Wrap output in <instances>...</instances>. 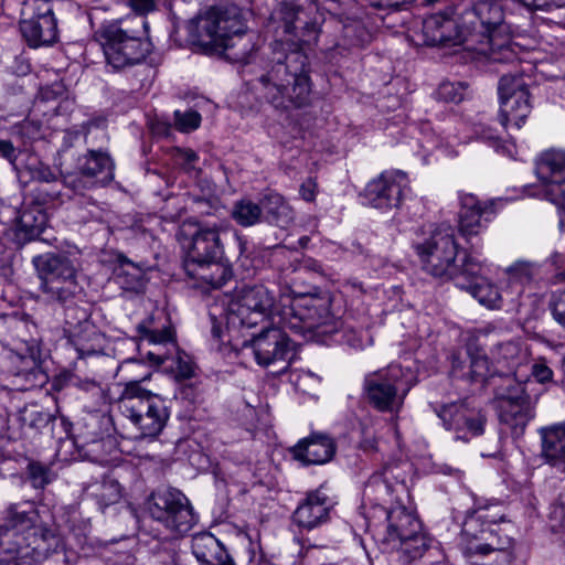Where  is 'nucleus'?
Here are the masks:
<instances>
[{
    "instance_id": "f257e3e1",
    "label": "nucleus",
    "mask_w": 565,
    "mask_h": 565,
    "mask_svg": "<svg viewBox=\"0 0 565 565\" xmlns=\"http://www.w3.org/2000/svg\"><path fill=\"white\" fill-rule=\"evenodd\" d=\"M269 25L276 33L270 55L256 81L264 98L282 111L310 104L309 61L306 47L319 36L316 22L306 19L305 10L294 2H280L271 12Z\"/></svg>"
},
{
    "instance_id": "f03ea898",
    "label": "nucleus",
    "mask_w": 565,
    "mask_h": 565,
    "mask_svg": "<svg viewBox=\"0 0 565 565\" xmlns=\"http://www.w3.org/2000/svg\"><path fill=\"white\" fill-rule=\"evenodd\" d=\"M33 265L44 299L65 308V324L79 356L94 354L95 345L86 342L97 338V332L87 310L76 306L83 288L77 282L73 260L62 253H45L34 257Z\"/></svg>"
},
{
    "instance_id": "7ed1b4c3",
    "label": "nucleus",
    "mask_w": 565,
    "mask_h": 565,
    "mask_svg": "<svg viewBox=\"0 0 565 565\" xmlns=\"http://www.w3.org/2000/svg\"><path fill=\"white\" fill-rule=\"evenodd\" d=\"M62 548L60 534L40 522L31 503H12L7 508L0 524V552L12 555L17 565L42 563Z\"/></svg>"
},
{
    "instance_id": "20e7f679",
    "label": "nucleus",
    "mask_w": 565,
    "mask_h": 565,
    "mask_svg": "<svg viewBox=\"0 0 565 565\" xmlns=\"http://www.w3.org/2000/svg\"><path fill=\"white\" fill-rule=\"evenodd\" d=\"M333 297L329 291L306 295L286 310L281 320L296 333H310L326 341L331 338L334 342L347 344L353 349H363L372 344L367 331L343 326L332 310Z\"/></svg>"
},
{
    "instance_id": "39448f33",
    "label": "nucleus",
    "mask_w": 565,
    "mask_h": 565,
    "mask_svg": "<svg viewBox=\"0 0 565 565\" xmlns=\"http://www.w3.org/2000/svg\"><path fill=\"white\" fill-rule=\"evenodd\" d=\"M469 374L471 382L493 387L494 407L501 423L508 425L514 435H522L535 417L539 401L537 395L529 393L531 382L518 381L509 374L503 376L486 355L471 356Z\"/></svg>"
},
{
    "instance_id": "423d86ee",
    "label": "nucleus",
    "mask_w": 565,
    "mask_h": 565,
    "mask_svg": "<svg viewBox=\"0 0 565 565\" xmlns=\"http://www.w3.org/2000/svg\"><path fill=\"white\" fill-rule=\"evenodd\" d=\"M196 29L200 45L221 51L233 62H250V40L245 36V23L236 6L211 7Z\"/></svg>"
},
{
    "instance_id": "0eeeda50",
    "label": "nucleus",
    "mask_w": 565,
    "mask_h": 565,
    "mask_svg": "<svg viewBox=\"0 0 565 565\" xmlns=\"http://www.w3.org/2000/svg\"><path fill=\"white\" fill-rule=\"evenodd\" d=\"M148 23L140 17L105 21L95 32L107 64L122 70L141 63L151 52Z\"/></svg>"
},
{
    "instance_id": "6e6552de",
    "label": "nucleus",
    "mask_w": 565,
    "mask_h": 565,
    "mask_svg": "<svg viewBox=\"0 0 565 565\" xmlns=\"http://www.w3.org/2000/svg\"><path fill=\"white\" fill-rule=\"evenodd\" d=\"M150 374L139 381L128 382L118 401L120 413L131 420L142 437L154 438L161 434L170 417L164 399L141 386Z\"/></svg>"
},
{
    "instance_id": "1a4fd4ad",
    "label": "nucleus",
    "mask_w": 565,
    "mask_h": 565,
    "mask_svg": "<svg viewBox=\"0 0 565 565\" xmlns=\"http://www.w3.org/2000/svg\"><path fill=\"white\" fill-rule=\"evenodd\" d=\"M380 540L386 548L396 550L405 564L423 557L430 546L416 512L399 503L386 511V527Z\"/></svg>"
},
{
    "instance_id": "9d476101",
    "label": "nucleus",
    "mask_w": 565,
    "mask_h": 565,
    "mask_svg": "<svg viewBox=\"0 0 565 565\" xmlns=\"http://www.w3.org/2000/svg\"><path fill=\"white\" fill-rule=\"evenodd\" d=\"M149 516L175 535L190 532L199 521L189 498L177 488H160L146 501Z\"/></svg>"
},
{
    "instance_id": "9b49d317",
    "label": "nucleus",
    "mask_w": 565,
    "mask_h": 565,
    "mask_svg": "<svg viewBox=\"0 0 565 565\" xmlns=\"http://www.w3.org/2000/svg\"><path fill=\"white\" fill-rule=\"evenodd\" d=\"M415 384L411 370L399 365L369 373L364 377V391L371 405L380 412L397 413Z\"/></svg>"
},
{
    "instance_id": "f8f14e48",
    "label": "nucleus",
    "mask_w": 565,
    "mask_h": 565,
    "mask_svg": "<svg viewBox=\"0 0 565 565\" xmlns=\"http://www.w3.org/2000/svg\"><path fill=\"white\" fill-rule=\"evenodd\" d=\"M423 269L433 277L451 280L459 274L458 244L450 226H438L415 245Z\"/></svg>"
},
{
    "instance_id": "ddd939ff",
    "label": "nucleus",
    "mask_w": 565,
    "mask_h": 565,
    "mask_svg": "<svg viewBox=\"0 0 565 565\" xmlns=\"http://www.w3.org/2000/svg\"><path fill=\"white\" fill-rule=\"evenodd\" d=\"M297 300L298 298L289 306H282L281 311L273 317V327L263 329L260 333L242 343V349L252 350L257 364L269 366L277 362H288L294 356V343L285 331V329H291L282 322L281 318Z\"/></svg>"
},
{
    "instance_id": "4468645a",
    "label": "nucleus",
    "mask_w": 565,
    "mask_h": 565,
    "mask_svg": "<svg viewBox=\"0 0 565 565\" xmlns=\"http://www.w3.org/2000/svg\"><path fill=\"white\" fill-rule=\"evenodd\" d=\"M20 31L30 47L53 44L57 40V21L51 0H24Z\"/></svg>"
},
{
    "instance_id": "2eb2a0df",
    "label": "nucleus",
    "mask_w": 565,
    "mask_h": 565,
    "mask_svg": "<svg viewBox=\"0 0 565 565\" xmlns=\"http://www.w3.org/2000/svg\"><path fill=\"white\" fill-rule=\"evenodd\" d=\"M435 413L446 430L458 440L469 441L484 433L486 413L468 399L440 405Z\"/></svg>"
},
{
    "instance_id": "dca6fc26",
    "label": "nucleus",
    "mask_w": 565,
    "mask_h": 565,
    "mask_svg": "<svg viewBox=\"0 0 565 565\" xmlns=\"http://www.w3.org/2000/svg\"><path fill=\"white\" fill-rule=\"evenodd\" d=\"M278 312L257 309V307L231 299L225 315V330L223 329V319H218L214 312L210 311L211 332L215 340L237 348L238 344L233 342L232 332H238L241 328H253L267 318L273 320Z\"/></svg>"
},
{
    "instance_id": "f3484780",
    "label": "nucleus",
    "mask_w": 565,
    "mask_h": 565,
    "mask_svg": "<svg viewBox=\"0 0 565 565\" xmlns=\"http://www.w3.org/2000/svg\"><path fill=\"white\" fill-rule=\"evenodd\" d=\"M460 17L471 38L480 36L489 41L507 31L502 7L495 0L465 1L460 4Z\"/></svg>"
},
{
    "instance_id": "a211bd4d",
    "label": "nucleus",
    "mask_w": 565,
    "mask_h": 565,
    "mask_svg": "<svg viewBox=\"0 0 565 565\" xmlns=\"http://www.w3.org/2000/svg\"><path fill=\"white\" fill-rule=\"evenodd\" d=\"M114 179V163L110 157L102 151L89 150L78 157L76 171L65 175L67 188L75 193L97 185H104Z\"/></svg>"
},
{
    "instance_id": "6ab92c4d",
    "label": "nucleus",
    "mask_w": 565,
    "mask_h": 565,
    "mask_svg": "<svg viewBox=\"0 0 565 565\" xmlns=\"http://www.w3.org/2000/svg\"><path fill=\"white\" fill-rule=\"evenodd\" d=\"M177 237L190 238L191 245L184 259H222L223 245L217 226H209L196 220H185L179 227Z\"/></svg>"
},
{
    "instance_id": "aec40b11",
    "label": "nucleus",
    "mask_w": 565,
    "mask_h": 565,
    "mask_svg": "<svg viewBox=\"0 0 565 565\" xmlns=\"http://www.w3.org/2000/svg\"><path fill=\"white\" fill-rule=\"evenodd\" d=\"M408 190L407 175L402 171H385L366 184L364 196L367 203L379 210L401 206Z\"/></svg>"
},
{
    "instance_id": "412c9836",
    "label": "nucleus",
    "mask_w": 565,
    "mask_h": 565,
    "mask_svg": "<svg viewBox=\"0 0 565 565\" xmlns=\"http://www.w3.org/2000/svg\"><path fill=\"white\" fill-rule=\"evenodd\" d=\"M536 174L548 185L550 200L565 209V151L544 152L536 162Z\"/></svg>"
},
{
    "instance_id": "4be33fe9",
    "label": "nucleus",
    "mask_w": 565,
    "mask_h": 565,
    "mask_svg": "<svg viewBox=\"0 0 565 565\" xmlns=\"http://www.w3.org/2000/svg\"><path fill=\"white\" fill-rule=\"evenodd\" d=\"M494 215L493 202H481L473 194L460 195L459 234L467 241L479 235Z\"/></svg>"
},
{
    "instance_id": "5701e85b",
    "label": "nucleus",
    "mask_w": 565,
    "mask_h": 565,
    "mask_svg": "<svg viewBox=\"0 0 565 565\" xmlns=\"http://www.w3.org/2000/svg\"><path fill=\"white\" fill-rule=\"evenodd\" d=\"M183 268L196 287L205 289H218L233 276L231 266L221 259H184Z\"/></svg>"
},
{
    "instance_id": "b1692460",
    "label": "nucleus",
    "mask_w": 565,
    "mask_h": 565,
    "mask_svg": "<svg viewBox=\"0 0 565 565\" xmlns=\"http://www.w3.org/2000/svg\"><path fill=\"white\" fill-rule=\"evenodd\" d=\"M337 451L334 439L323 433H312L300 439L291 449L294 458L303 465H323L330 461Z\"/></svg>"
},
{
    "instance_id": "393cba45",
    "label": "nucleus",
    "mask_w": 565,
    "mask_h": 565,
    "mask_svg": "<svg viewBox=\"0 0 565 565\" xmlns=\"http://www.w3.org/2000/svg\"><path fill=\"white\" fill-rule=\"evenodd\" d=\"M330 507L327 494L320 490L311 491L292 513V521L298 527L310 531L328 522Z\"/></svg>"
},
{
    "instance_id": "a878e982",
    "label": "nucleus",
    "mask_w": 565,
    "mask_h": 565,
    "mask_svg": "<svg viewBox=\"0 0 565 565\" xmlns=\"http://www.w3.org/2000/svg\"><path fill=\"white\" fill-rule=\"evenodd\" d=\"M462 536L466 539L463 553L468 557L477 556L479 553H487L499 545H505V541H513L508 535H501L500 530L492 526H484L476 531L475 520H468L462 529Z\"/></svg>"
},
{
    "instance_id": "bb28decb",
    "label": "nucleus",
    "mask_w": 565,
    "mask_h": 565,
    "mask_svg": "<svg viewBox=\"0 0 565 565\" xmlns=\"http://www.w3.org/2000/svg\"><path fill=\"white\" fill-rule=\"evenodd\" d=\"M191 548L201 565H235L224 545L211 533L194 535Z\"/></svg>"
},
{
    "instance_id": "cd10ccee",
    "label": "nucleus",
    "mask_w": 565,
    "mask_h": 565,
    "mask_svg": "<svg viewBox=\"0 0 565 565\" xmlns=\"http://www.w3.org/2000/svg\"><path fill=\"white\" fill-rule=\"evenodd\" d=\"M542 456L559 472H565V424L540 429Z\"/></svg>"
},
{
    "instance_id": "c85d7f7f",
    "label": "nucleus",
    "mask_w": 565,
    "mask_h": 565,
    "mask_svg": "<svg viewBox=\"0 0 565 565\" xmlns=\"http://www.w3.org/2000/svg\"><path fill=\"white\" fill-rule=\"evenodd\" d=\"M530 93H519L516 96L499 97V120L503 128L514 127L520 129L532 111Z\"/></svg>"
},
{
    "instance_id": "c756f323",
    "label": "nucleus",
    "mask_w": 565,
    "mask_h": 565,
    "mask_svg": "<svg viewBox=\"0 0 565 565\" xmlns=\"http://www.w3.org/2000/svg\"><path fill=\"white\" fill-rule=\"evenodd\" d=\"M263 220L270 225L286 228L289 226L295 214L291 206L282 195L277 192L268 191L260 198Z\"/></svg>"
},
{
    "instance_id": "7c9ffc66",
    "label": "nucleus",
    "mask_w": 565,
    "mask_h": 565,
    "mask_svg": "<svg viewBox=\"0 0 565 565\" xmlns=\"http://www.w3.org/2000/svg\"><path fill=\"white\" fill-rule=\"evenodd\" d=\"M232 299L257 307V309L270 312L278 311L275 307V297L273 292L263 284L244 285L236 288Z\"/></svg>"
},
{
    "instance_id": "2f4dec72",
    "label": "nucleus",
    "mask_w": 565,
    "mask_h": 565,
    "mask_svg": "<svg viewBox=\"0 0 565 565\" xmlns=\"http://www.w3.org/2000/svg\"><path fill=\"white\" fill-rule=\"evenodd\" d=\"M147 358L157 365H162L171 360V367L178 379L185 380L194 375L193 362L190 356L180 352L178 349L175 351L167 350V352L149 351Z\"/></svg>"
},
{
    "instance_id": "473e14b6",
    "label": "nucleus",
    "mask_w": 565,
    "mask_h": 565,
    "mask_svg": "<svg viewBox=\"0 0 565 565\" xmlns=\"http://www.w3.org/2000/svg\"><path fill=\"white\" fill-rule=\"evenodd\" d=\"M114 274L116 284L124 290L140 291L145 286L142 268L126 257H119Z\"/></svg>"
},
{
    "instance_id": "72a5a7b5",
    "label": "nucleus",
    "mask_w": 565,
    "mask_h": 565,
    "mask_svg": "<svg viewBox=\"0 0 565 565\" xmlns=\"http://www.w3.org/2000/svg\"><path fill=\"white\" fill-rule=\"evenodd\" d=\"M524 359L525 355L516 343L507 342L498 347L495 367L499 369L503 376L509 374L516 380L518 367Z\"/></svg>"
},
{
    "instance_id": "f704fd0d",
    "label": "nucleus",
    "mask_w": 565,
    "mask_h": 565,
    "mask_svg": "<svg viewBox=\"0 0 565 565\" xmlns=\"http://www.w3.org/2000/svg\"><path fill=\"white\" fill-rule=\"evenodd\" d=\"M456 10V19L445 14L439 45H460L471 38L469 29L465 26L463 19L460 17V6Z\"/></svg>"
},
{
    "instance_id": "c9c22d12",
    "label": "nucleus",
    "mask_w": 565,
    "mask_h": 565,
    "mask_svg": "<svg viewBox=\"0 0 565 565\" xmlns=\"http://www.w3.org/2000/svg\"><path fill=\"white\" fill-rule=\"evenodd\" d=\"M457 286L468 290L473 298L487 308L493 309L501 306V295L498 288L484 279L471 284L457 282Z\"/></svg>"
},
{
    "instance_id": "e433bc0d",
    "label": "nucleus",
    "mask_w": 565,
    "mask_h": 565,
    "mask_svg": "<svg viewBox=\"0 0 565 565\" xmlns=\"http://www.w3.org/2000/svg\"><path fill=\"white\" fill-rule=\"evenodd\" d=\"M231 215L241 226L256 225L263 220L260 202L255 203L252 200L242 199L234 203Z\"/></svg>"
},
{
    "instance_id": "4c0bfd02",
    "label": "nucleus",
    "mask_w": 565,
    "mask_h": 565,
    "mask_svg": "<svg viewBox=\"0 0 565 565\" xmlns=\"http://www.w3.org/2000/svg\"><path fill=\"white\" fill-rule=\"evenodd\" d=\"M137 330L143 341H148L149 344L157 347L154 351L167 352V350H177V343L170 329L151 330L141 323L137 327Z\"/></svg>"
},
{
    "instance_id": "58836bf2",
    "label": "nucleus",
    "mask_w": 565,
    "mask_h": 565,
    "mask_svg": "<svg viewBox=\"0 0 565 565\" xmlns=\"http://www.w3.org/2000/svg\"><path fill=\"white\" fill-rule=\"evenodd\" d=\"M45 214L39 210H24L18 218V230L25 238L33 239L44 230Z\"/></svg>"
},
{
    "instance_id": "ea45409f",
    "label": "nucleus",
    "mask_w": 565,
    "mask_h": 565,
    "mask_svg": "<svg viewBox=\"0 0 565 565\" xmlns=\"http://www.w3.org/2000/svg\"><path fill=\"white\" fill-rule=\"evenodd\" d=\"M477 249L478 248L476 246H470L469 253L466 255L462 264L459 266L458 276L451 279L456 280V284H471L480 281L481 278H479V276L482 271V264L472 256L473 253H477Z\"/></svg>"
},
{
    "instance_id": "a19ab883",
    "label": "nucleus",
    "mask_w": 565,
    "mask_h": 565,
    "mask_svg": "<svg viewBox=\"0 0 565 565\" xmlns=\"http://www.w3.org/2000/svg\"><path fill=\"white\" fill-rule=\"evenodd\" d=\"M530 93L527 83L520 72L504 74L498 85L499 97L516 96L519 93Z\"/></svg>"
},
{
    "instance_id": "79ce46f5",
    "label": "nucleus",
    "mask_w": 565,
    "mask_h": 565,
    "mask_svg": "<svg viewBox=\"0 0 565 565\" xmlns=\"http://www.w3.org/2000/svg\"><path fill=\"white\" fill-rule=\"evenodd\" d=\"M490 58L498 63H513L516 61V54L510 46V39L508 35L495 36L494 40H489Z\"/></svg>"
},
{
    "instance_id": "37998d69",
    "label": "nucleus",
    "mask_w": 565,
    "mask_h": 565,
    "mask_svg": "<svg viewBox=\"0 0 565 565\" xmlns=\"http://www.w3.org/2000/svg\"><path fill=\"white\" fill-rule=\"evenodd\" d=\"M97 503L102 509L119 502L121 498V487L118 481L104 480L94 492Z\"/></svg>"
},
{
    "instance_id": "c03bdc74",
    "label": "nucleus",
    "mask_w": 565,
    "mask_h": 565,
    "mask_svg": "<svg viewBox=\"0 0 565 565\" xmlns=\"http://www.w3.org/2000/svg\"><path fill=\"white\" fill-rule=\"evenodd\" d=\"M445 21V13H435L423 21V35L428 45H439L441 42V29Z\"/></svg>"
},
{
    "instance_id": "a18cd8bd",
    "label": "nucleus",
    "mask_w": 565,
    "mask_h": 565,
    "mask_svg": "<svg viewBox=\"0 0 565 565\" xmlns=\"http://www.w3.org/2000/svg\"><path fill=\"white\" fill-rule=\"evenodd\" d=\"M503 505L499 502H491L478 507L476 516H472L470 520H475V526L479 521L482 522V524H487V526H492L499 521H503Z\"/></svg>"
},
{
    "instance_id": "49530a36",
    "label": "nucleus",
    "mask_w": 565,
    "mask_h": 565,
    "mask_svg": "<svg viewBox=\"0 0 565 565\" xmlns=\"http://www.w3.org/2000/svg\"><path fill=\"white\" fill-rule=\"evenodd\" d=\"M66 186L65 177L51 185H38L34 192V200L39 205H46L61 199L62 189Z\"/></svg>"
},
{
    "instance_id": "de8ad7c7",
    "label": "nucleus",
    "mask_w": 565,
    "mask_h": 565,
    "mask_svg": "<svg viewBox=\"0 0 565 565\" xmlns=\"http://www.w3.org/2000/svg\"><path fill=\"white\" fill-rule=\"evenodd\" d=\"M504 543L505 545H500L501 547L477 554V556L488 558V562L482 563V565H510L513 559V541H505Z\"/></svg>"
},
{
    "instance_id": "09e8293b",
    "label": "nucleus",
    "mask_w": 565,
    "mask_h": 565,
    "mask_svg": "<svg viewBox=\"0 0 565 565\" xmlns=\"http://www.w3.org/2000/svg\"><path fill=\"white\" fill-rule=\"evenodd\" d=\"M295 388L303 394H311L320 383V379L310 371L298 370L290 374Z\"/></svg>"
},
{
    "instance_id": "8fccbe9b",
    "label": "nucleus",
    "mask_w": 565,
    "mask_h": 565,
    "mask_svg": "<svg viewBox=\"0 0 565 565\" xmlns=\"http://www.w3.org/2000/svg\"><path fill=\"white\" fill-rule=\"evenodd\" d=\"M173 118L174 127L181 132H190L198 129L202 120L201 115L193 109H188L185 111L175 110L173 113Z\"/></svg>"
},
{
    "instance_id": "3c124183",
    "label": "nucleus",
    "mask_w": 565,
    "mask_h": 565,
    "mask_svg": "<svg viewBox=\"0 0 565 565\" xmlns=\"http://www.w3.org/2000/svg\"><path fill=\"white\" fill-rule=\"evenodd\" d=\"M30 178L36 181L39 185H51L55 181H58V174H56L50 166L39 161L26 167Z\"/></svg>"
},
{
    "instance_id": "603ef678",
    "label": "nucleus",
    "mask_w": 565,
    "mask_h": 565,
    "mask_svg": "<svg viewBox=\"0 0 565 565\" xmlns=\"http://www.w3.org/2000/svg\"><path fill=\"white\" fill-rule=\"evenodd\" d=\"M466 86L462 83L446 82L439 85L437 96L447 103H460L465 96Z\"/></svg>"
},
{
    "instance_id": "864d4df0",
    "label": "nucleus",
    "mask_w": 565,
    "mask_h": 565,
    "mask_svg": "<svg viewBox=\"0 0 565 565\" xmlns=\"http://www.w3.org/2000/svg\"><path fill=\"white\" fill-rule=\"evenodd\" d=\"M28 472L32 486L36 489H43L52 481L50 468L39 461L29 462Z\"/></svg>"
},
{
    "instance_id": "5fc2aeb1",
    "label": "nucleus",
    "mask_w": 565,
    "mask_h": 565,
    "mask_svg": "<svg viewBox=\"0 0 565 565\" xmlns=\"http://www.w3.org/2000/svg\"><path fill=\"white\" fill-rule=\"evenodd\" d=\"M388 472L390 468L385 467L383 475H374L369 480L364 494L371 497L374 493H381L388 495L392 491V487L388 484Z\"/></svg>"
},
{
    "instance_id": "6e6d98bb",
    "label": "nucleus",
    "mask_w": 565,
    "mask_h": 565,
    "mask_svg": "<svg viewBox=\"0 0 565 565\" xmlns=\"http://www.w3.org/2000/svg\"><path fill=\"white\" fill-rule=\"evenodd\" d=\"M122 2L137 14L136 17L140 18L152 12L157 4V0H122Z\"/></svg>"
},
{
    "instance_id": "4d7b16f0",
    "label": "nucleus",
    "mask_w": 565,
    "mask_h": 565,
    "mask_svg": "<svg viewBox=\"0 0 565 565\" xmlns=\"http://www.w3.org/2000/svg\"><path fill=\"white\" fill-rule=\"evenodd\" d=\"M531 375L541 384L552 382L553 380V371L546 365L544 360L532 364Z\"/></svg>"
},
{
    "instance_id": "13d9d810",
    "label": "nucleus",
    "mask_w": 565,
    "mask_h": 565,
    "mask_svg": "<svg viewBox=\"0 0 565 565\" xmlns=\"http://www.w3.org/2000/svg\"><path fill=\"white\" fill-rule=\"evenodd\" d=\"M551 307L554 319L565 327V289L553 297Z\"/></svg>"
},
{
    "instance_id": "bf43d9fd",
    "label": "nucleus",
    "mask_w": 565,
    "mask_h": 565,
    "mask_svg": "<svg viewBox=\"0 0 565 565\" xmlns=\"http://www.w3.org/2000/svg\"><path fill=\"white\" fill-rule=\"evenodd\" d=\"M510 279L524 284L531 280L532 270L527 264H518L509 269Z\"/></svg>"
},
{
    "instance_id": "052dcab7",
    "label": "nucleus",
    "mask_w": 565,
    "mask_h": 565,
    "mask_svg": "<svg viewBox=\"0 0 565 565\" xmlns=\"http://www.w3.org/2000/svg\"><path fill=\"white\" fill-rule=\"evenodd\" d=\"M0 156L13 167L15 166L18 152L10 140L0 139Z\"/></svg>"
},
{
    "instance_id": "680f3d73",
    "label": "nucleus",
    "mask_w": 565,
    "mask_h": 565,
    "mask_svg": "<svg viewBox=\"0 0 565 565\" xmlns=\"http://www.w3.org/2000/svg\"><path fill=\"white\" fill-rule=\"evenodd\" d=\"M370 6L376 9H399L403 4L411 2L412 0H365Z\"/></svg>"
},
{
    "instance_id": "e2e57ef3",
    "label": "nucleus",
    "mask_w": 565,
    "mask_h": 565,
    "mask_svg": "<svg viewBox=\"0 0 565 565\" xmlns=\"http://www.w3.org/2000/svg\"><path fill=\"white\" fill-rule=\"evenodd\" d=\"M175 397L181 398L183 401H188L189 403L193 404L196 402L199 393L196 387H194L193 385H183L180 387Z\"/></svg>"
},
{
    "instance_id": "0e129e2a",
    "label": "nucleus",
    "mask_w": 565,
    "mask_h": 565,
    "mask_svg": "<svg viewBox=\"0 0 565 565\" xmlns=\"http://www.w3.org/2000/svg\"><path fill=\"white\" fill-rule=\"evenodd\" d=\"M178 159L188 168H193V163L198 161L199 156L192 149H179Z\"/></svg>"
},
{
    "instance_id": "69168bd1",
    "label": "nucleus",
    "mask_w": 565,
    "mask_h": 565,
    "mask_svg": "<svg viewBox=\"0 0 565 565\" xmlns=\"http://www.w3.org/2000/svg\"><path fill=\"white\" fill-rule=\"evenodd\" d=\"M552 518L559 520V524L565 527V492L559 495L558 503L553 508Z\"/></svg>"
},
{
    "instance_id": "338daca9",
    "label": "nucleus",
    "mask_w": 565,
    "mask_h": 565,
    "mask_svg": "<svg viewBox=\"0 0 565 565\" xmlns=\"http://www.w3.org/2000/svg\"><path fill=\"white\" fill-rule=\"evenodd\" d=\"M300 195L303 200L307 202H311L315 200L316 196V183L308 179L305 181L300 186Z\"/></svg>"
},
{
    "instance_id": "774afa93",
    "label": "nucleus",
    "mask_w": 565,
    "mask_h": 565,
    "mask_svg": "<svg viewBox=\"0 0 565 565\" xmlns=\"http://www.w3.org/2000/svg\"><path fill=\"white\" fill-rule=\"evenodd\" d=\"M537 10L551 11L565 7V0H537Z\"/></svg>"
}]
</instances>
